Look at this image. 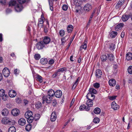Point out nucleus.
<instances>
[{
    "label": "nucleus",
    "instance_id": "nucleus-50",
    "mask_svg": "<svg viewBox=\"0 0 132 132\" xmlns=\"http://www.w3.org/2000/svg\"><path fill=\"white\" fill-rule=\"evenodd\" d=\"M128 71L129 74H132V66H130L128 67Z\"/></svg>",
    "mask_w": 132,
    "mask_h": 132
},
{
    "label": "nucleus",
    "instance_id": "nucleus-63",
    "mask_svg": "<svg viewBox=\"0 0 132 132\" xmlns=\"http://www.w3.org/2000/svg\"><path fill=\"white\" fill-rule=\"evenodd\" d=\"M0 3L2 4H4L6 3L5 0H0Z\"/></svg>",
    "mask_w": 132,
    "mask_h": 132
},
{
    "label": "nucleus",
    "instance_id": "nucleus-33",
    "mask_svg": "<svg viewBox=\"0 0 132 132\" xmlns=\"http://www.w3.org/2000/svg\"><path fill=\"white\" fill-rule=\"evenodd\" d=\"M73 26L71 25H69L67 28V30L68 32H71L73 30Z\"/></svg>",
    "mask_w": 132,
    "mask_h": 132
},
{
    "label": "nucleus",
    "instance_id": "nucleus-49",
    "mask_svg": "<svg viewBox=\"0 0 132 132\" xmlns=\"http://www.w3.org/2000/svg\"><path fill=\"white\" fill-rule=\"evenodd\" d=\"M100 121V119L97 117H95L93 120V122L94 123H97L99 122Z\"/></svg>",
    "mask_w": 132,
    "mask_h": 132
},
{
    "label": "nucleus",
    "instance_id": "nucleus-22",
    "mask_svg": "<svg viewBox=\"0 0 132 132\" xmlns=\"http://www.w3.org/2000/svg\"><path fill=\"white\" fill-rule=\"evenodd\" d=\"M51 39L49 37L46 36L44 37L43 39V42L45 44H47L49 43Z\"/></svg>",
    "mask_w": 132,
    "mask_h": 132
},
{
    "label": "nucleus",
    "instance_id": "nucleus-53",
    "mask_svg": "<svg viewBox=\"0 0 132 132\" xmlns=\"http://www.w3.org/2000/svg\"><path fill=\"white\" fill-rule=\"evenodd\" d=\"M37 121L35 120L33 123L31 125L32 127L34 128L36 126L37 124Z\"/></svg>",
    "mask_w": 132,
    "mask_h": 132
},
{
    "label": "nucleus",
    "instance_id": "nucleus-40",
    "mask_svg": "<svg viewBox=\"0 0 132 132\" xmlns=\"http://www.w3.org/2000/svg\"><path fill=\"white\" fill-rule=\"evenodd\" d=\"M101 59L102 61H105L107 59V57L106 55H102L101 56Z\"/></svg>",
    "mask_w": 132,
    "mask_h": 132
},
{
    "label": "nucleus",
    "instance_id": "nucleus-56",
    "mask_svg": "<svg viewBox=\"0 0 132 132\" xmlns=\"http://www.w3.org/2000/svg\"><path fill=\"white\" fill-rule=\"evenodd\" d=\"M65 37H63L62 38L61 40V44L62 45H63L64 43H65Z\"/></svg>",
    "mask_w": 132,
    "mask_h": 132
},
{
    "label": "nucleus",
    "instance_id": "nucleus-45",
    "mask_svg": "<svg viewBox=\"0 0 132 132\" xmlns=\"http://www.w3.org/2000/svg\"><path fill=\"white\" fill-rule=\"evenodd\" d=\"M31 127H32L31 124H28L26 127V129L27 131H29L30 130Z\"/></svg>",
    "mask_w": 132,
    "mask_h": 132
},
{
    "label": "nucleus",
    "instance_id": "nucleus-59",
    "mask_svg": "<svg viewBox=\"0 0 132 132\" xmlns=\"http://www.w3.org/2000/svg\"><path fill=\"white\" fill-rule=\"evenodd\" d=\"M57 104V102L54 99L53 100V105L54 106H55Z\"/></svg>",
    "mask_w": 132,
    "mask_h": 132
},
{
    "label": "nucleus",
    "instance_id": "nucleus-26",
    "mask_svg": "<svg viewBox=\"0 0 132 132\" xmlns=\"http://www.w3.org/2000/svg\"><path fill=\"white\" fill-rule=\"evenodd\" d=\"M40 62L42 64L44 65L47 64L48 61L46 58H42L40 59Z\"/></svg>",
    "mask_w": 132,
    "mask_h": 132
},
{
    "label": "nucleus",
    "instance_id": "nucleus-6",
    "mask_svg": "<svg viewBox=\"0 0 132 132\" xmlns=\"http://www.w3.org/2000/svg\"><path fill=\"white\" fill-rule=\"evenodd\" d=\"M45 46V44L43 41L38 43L36 45L37 48L39 50L42 49Z\"/></svg>",
    "mask_w": 132,
    "mask_h": 132
},
{
    "label": "nucleus",
    "instance_id": "nucleus-38",
    "mask_svg": "<svg viewBox=\"0 0 132 132\" xmlns=\"http://www.w3.org/2000/svg\"><path fill=\"white\" fill-rule=\"evenodd\" d=\"M108 58L111 61H113L114 59V56L112 54H108Z\"/></svg>",
    "mask_w": 132,
    "mask_h": 132
},
{
    "label": "nucleus",
    "instance_id": "nucleus-19",
    "mask_svg": "<svg viewBox=\"0 0 132 132\" xmlns=\"http://www.w3.org/2000/svg\"><path fill=\"white\" fill-rule=\"evenodd\" d=\"M112 108L114 110H116L119 108V106L115 102H113L111 104Z\"/></svg>",
    "mask_w": 132,
    "mask_h": 132
},
{
    "label": "nucleus",
    "instance_id": "nucleus-9",
    "mask_svg": "<svg viewBox=\"0 0 132 132\" xmlns=\"http://www.w3.org/2000/svg\"><path fill=\"white\" fill-rule=\"evenodd\" d=\"M84 9V10L88 12L91 10L92 6L90 4L87 3L85 5Z\"/></svg>",
    "mask_w": 132,
    "mask_h": 132
},
{
    "label": "nucleus",
    "instance_id": "nucleus-18",
    "mask_svg": "<svg viewBox=\"0 0 132 132\" xmlns=\"http://www.w3.org/2000/svg\"><path fill=\"white\" fill-rule=\"evenodd\" d=\"M18 123L20 125L23 126L26 124V121L24 119L21 118L19 120Z\"/></svg>",
    "mask_w": 132,
    "mask_h": 132
},
{
    "label": "nucleus",
    "instance_id": "nucleus-43",
    "mask_svg": "<svg viewBox=\"0 0 132 132\" xmlns=\"http://www.w3.org/2000/svg\"><path fill=\"white\" fill-rule=\"evenodd\" d=\"M42 78L39 75H38L36 77V80L38 81L40 83L42 82L43 80H42Z\"/></svg>",
    "mask_w": 132,
    "mask_h": 132
},
{
    "label": "nucleus",
    "instance_id": "nucleus-14",
    "mask_svg": "<svg viewBox=\"0 0 132 132\" xmlns=\"http://www.w3.org/2000/svg\"><path fill=\"white\" fill-rule=\"evenodd\" d=\"M1 113L3 116H6L9 114V111L7 109L5 108L2 110Z\"/></svg>",
    "mask_w": 132,
    "mask_h": 132
},
{
    "label": "nucleus",
    "instance_id": "nucleus-24",
    "mask_svg": "<svg viewBox=\"0 0 132 132\" xmlns=\"http://www.w3.org/2000/svg\"><path fill=\"white\" fill-rule=\"evenodd\" d=\"M74 4L76 6H80L82 3V1L81 0H73Z\"/></svg>",
    "mask_w": 132,
    "mask_h": 132
},
{
    "label": "nucleus",
    "instance_id": "nucleus-1",
    "mask_svg": "<svg viewBox=\"0 0 132 132\" xmlns=\"http://www.w3.org/2000/svg\"><path fill=\"white\" fill-rule=\"evenodd\" d=\"M55 94L54 91L52 89H50L48 91L47 95H44L42 97L43 103L46 102L47 103H51L53 99V97Z\"/></svg>",
    "mask_w": 132,
    "mask_h": 132
},
{
    "label": "nucleus",
    "instance_id": "nucleus-25",
    "mask_svg": "<svg viewBox=\"0 0 132 132\" xmlns=\"http://www.w3.org/2000/svg\"><path fill=\"white\" fill-rule=\"evenodd\" d=\"M126 58L128 61L131 60L132 59V54L130 52L128 53L126 55Z\"/></svg>",
    "mask_w": 132,
    "mask_h": 132
},
{
    "label": "nucleus",
    "instance_id": "nucleus-48",
    "mask_svg": "<svg viewBox=\"0 0 132 132\" xmlns=\"http://www.w3.org/2000/svg\"><path fill=\"white\" fill-rule=\"evenodd\" d=\"M34 57L36 60H38L40 58V56L39 54H37L35 55Z\"/></svg>",
    "mask_w": 132,
    "mask_h": 132
},
{
    "label": "nucleus",
    "instance_id": "nucleus-42",
    "mask_svg": "<svg viewBox=\"0 0 132 132\" xmlns=\"http://www.w3.org/2000/svg\"><path fill=\"white\" fill-rule=\"evenodd\" d=\"M42 104L41 103L39 102L36 103L35 105L37 109L40 108L42 106Z\"/></svg>",
    "mask_w": 132,
    "mask_h": 132
},
{
    "label": "nucleus",
    "instance_id": "nucleus-11",
    "mask_svg": "<svg viewBox=\"0 0 132 132\" xmlns=\"http://www.w3.org/2000/svg\"><path fill=\"white\" fill-rule=\"evenodd\" d=\"M15 11L17 12L21 11L23 9L22 6L20 4H17L15 6Z\"/></svg>",
    "mask_w": 132,
    "mask_h": 132
},
{
    "label": "nucleus",
    "instance_id": "nucleus-62",
    "mask_svg": "<svg viewBox=\"0 0 132 132\" xmlns=\"http://www.w3.org/2000/svg\"><path fill=\"white\" fill-rule=\"evenodd\" d=\"M23 102L24 104L26 105L29 103V101L27 100L24 99L23 100Z\"/></svg>",
    "mask_w": 132,
    "mask_h": 132
},
{
    "label": "nucleus",
    "instance_id": "nucleus-36",
    "mask_svg": "<svg viewBox=\"0 0 132 132\" xmlns=\"http://www.w3.org/2000/svg\"><path fill=\"white\" fill-rule=\"evenodd\" d=\"M6 94H5V91L3 89H1L0 90V97H3Z\"/></svg>",
    "mask_w": 132,
    "mask_h": 132
},
{
    "label": "nucleus",
    "instance_id": "nucleus-58",
    "mask_svg": "<svg viewBox=\"0 0 132 132\" xmlns=\"http://www.w3.org/2000/svg\"><path fill=\"white\" fill-rule=\"evenodd\" d=\"M49 5H53L54 0H48Z\"/></svg>",
    "mask_w": 132,
    "mask_h": 132
},
{
    "label": "nucleus",
    "instance_id": "nucleus-2",
    "mask_svg": "<svg viewBox=\"0 0 132 132\" xmlns=\"http://www.w3.org/2000/svg\"><path fill=\"white\" fill-rule=\"evenodd\" d=\"M14 121L12 120L9 119V118L7 117L3 118L1 120V123L3 124L10 125H12L14 123Z\"/></svg>",
    "mask_w": 132,
    "mask_h": 132
},
{
    "label": "nucleus",
    "instance_id": "nucleus-23",
    "mask_svg": "<svg viewBox=\"0 0 132 132\" xmlns=\"http://www.w3.org/2000/svg\"><path fill=\"white\" fill-rule=\"evenodd\" d=\"M32 112L30 111H28L25 114V117L27 119L32 116Z\"/></svg>",
    "mask_w": 132,
    "mask_h": 132
},
{
    "label": "nucleus",
    "instance_id": "nucleus-37",
    "mask_svg": "<svg viewBox=\"0 0 132 132\" xmlns=\"http://www.w3.org/2000/svg\"><path fill=\"white\" fill-rule=\"evenodd\" d=\"M44 23L43 19H39L38 20V24L39 26H42Z\"/></svg>",
    "mask_w": 132,
    "mask_h": 132
},
{
    "label": "nucleus",
    "instance_id": "nucleus-41",
    "mask_svg": "<svg viewBox=\"0 0 132 132\" xmlns=\"http://www.w3.org/2000/svg\"><path fill=\"white\" fill-rule=\"evenodd\" d=\"M27 119V121L29 123H30L32 122L33 120L34 119V118L32 116L29 117Z\"/></svg>",
    "mask_w": 132,
    "mask_h": 132
},
{
    "label": "nucleus",
    "instance_id": "nucleus-34",
    "mask_svg": "<svg viewBox=\"0 0 132 132\" xmlns=\"http://www.w3.org/2000/svg\"><path fill=\"white\" fill-rule=\"evenodd\" d=\"M109 48L111 50L113 51L115 48V45L112 43H111L109 44Z\"/></svg>",
    "mask_w": 132,
    "mask_h": 132
},
{
    "label": "nucleus",
    "instance_id": "nucleus-8",
    "mask_svg": "<svg viewBox=\"0 0 132 132\" xmlns=\"http://www.w3.org/2000/svg\"><path fill=\"white\" fill-rule=\"evenodd\" d=\"M87 98L88 100H93L95 98V95L91 93H88L87 95Z\"/></svg>",
    "mask_w": 132,
    "mask_h": 132
},
{
    "label": "nucleus",
    "instance_id": "nucleus-21",
    "mask_svg": "<svg viewBox=\"0 0 132 132\" xmlns=\"http://www.w3.org/2000/svg\"><path fill=\"white\" fill-rule=\"evenodd\" d=\"M124 26L123 23H120L117 25L115 28V30L116 31H118L119 30L121 29Z\"/></svg>",
    "mask_w": 132,
    "mask_h": 132
},
{
    "label": "nucleus",
    "instance_id": "nucleus-64",
    "mask_svg": "<svg viewBox=\"0 0 132 132\" xmlns=\"http://www.w3.org/2000/svg\"><path fill=\"white\" fill-rule=\"evenodd\" d=\"M116 97V96H111L110 98V99L112 100H114Z\"/></svg>",
    "mask_w": 132,
    "mask_h": 132
},
{
    "label": "nucleus",
    "instance_id": "nucleus-35",
    "mask_svg": "<svg viewBox=\"0 0 132 132\" xmlns=\"http://www.w3.org/2000/svg\"><path fill=\"white\" fill-rule=\"evenodd\" d=\"M89 93H91L92 94H96L97 93L96 90L93 88H90L89 90Z\"/></svg>",
    "mask_w": 132,
    "mask_h": 132
},
{
    "label": "nucleus",
    "instance_id": "nucleus-51",
    "mask_svg": "<svg viewBox=\"0 0 132 132\" xmlns=\"http://www.w3.org/2000/svg\"><path fill=\"white\" fill-rule=\"evenodd\" d=\"M30 0H18V2L21 4L24 3L26 2H28Z\"/></svg>",
    "mask_w": 132,
    "mask_h": 132
},
{
    "label": "nucleus",
    "instance_id": "nucleus-30",
    "mask_svg": "<svg viewBox=\"0 0 132 132\" xmlns=\"http://www.w3.org/2000/svg\"><path fill=\"white\" fill-rule=\"evenodd\" d=\"M16 129L14 126L10 127L8 129V132H16Z\"/></svg>",
    "mask_w": 132,
    "mask_h": 132
},
{
    "label": "nucleus",
    "instance_id": "nucleus-32",
    "mask_svg": "<svg viewBox=\"0 0 132 132\" xmlns=\"http://www.w3.org/2000/svg\"><path fill=\"white\" fill-rule=\"evenodd\" d=\"M94 111L95 114H99L101 112V110L99 108L97 107L94 109Z\"/></svg>",
    "mask_w": 132,
    "mask_h": 132
},
{
    "label": "nucleus",
    "instance_id": "nucleus-13",
    "mask_svg": "<svg viewBox=\"0 0 132 132\" xmlns=\"http://www.w3.org/2000/svg\"><path fill=\"white\" fill-rule=\"evenodd\" d=\"M19 110L17 109H13L11 112V114L14 116H18L19 113Z\"/></svg>",
    "mask_w": 132,
    "mask_h": 132
},
{
    "label": "nucleus",
    "instance_id": "nucleus-3",
    "mask_svg": "<svg viewBox=\"0 0 132 132\" xmlns=\"http://www.w3.org/2000/svg\"><path fill=\"white\" fill-rule=\"evenodd\" d=\"M3 74L5 77H8L10 74L9 69L7 68H4L3 70Z\"/></svg>",
    "mask_w": 132,
    "mask_h": 132
},
{
    "label": "nucleus",
    "instance_id": "nucleus-60",
    "mask_svg": "<svg viewBox=\"0 0 132 132\" xmlns=\"http://www.w3.org/2000/svg\"><path fill=\"white\" fill-rule=\"evenodd\" d=\"M19 72V71L17 69H15L14 70V73L15 74H18Z\"/></svg>",
    "mask_w": 132,
    "mask_h": 132
},
{
    "label": "nucleus",
    "instance_id": "nucleus-61",
    "mask_svg": "<svg viewBox=\"0 0 132 132\" xmlns=\"http://www.w3.org/2000/svg\"><path fill=\"white\" fill-rule=\"evenodd\" d=\"M20 98H17L16 99V102L17 103H21V100H20Z\"/></svg>",
    "mask_w": 132,
    "mask_h": 132
},
{
    "label": "nucleus",
    "instance_id": "nucleus-16",
    "mask_svg": "<svg viewBox=\"0 0 132 132\" xmlns=\"http://www.w3.org/2000/svg\"><path fill=\"white\" fill-rule=\"evenodd\" d=\"M130 16V15L124 14L122 17L121 19L123 21L125 22L128 20Z\"/></svg>",
    "mask_w": 132,
    "mask_h": 132
},
{
    "label": "nucleus",
    "instance_id": "nucleus-39",
    "mask_svg": "<svg viewBox=\"0 0 132 132\" xmlns=\"http://www.w3.org/2000/svg\"><path fill=\"white\" fill-rule=\"evenodd\" d=\"M117 33L116 31H112L110 33V36L112 38H114L117 35Z\"/></svg>",
    "mask_w": 132,
    "mask_h": 132
},
{
    "label": "nucleus",
    "instance_id": "nucleus-7",
    "mask_svg": "<svg viewBox=\"0 0 132 132\" xmlns=\"http://www.w3.org/2000/svg\"><path fill=\"white\" fill-rule=\"evenodd\" d=\"M57 98H60L61 97L62 95V92L60 90H57L55 92L54 95Z\"/></svg>",
    "mask_w": 132,
    "mask_h": 132
},
{
    "label": "nucleus",
    "instance_id": "nucleus-52",
    "mask_svg": "<svg viewBox=\"0 0 132 132\" xmlns=\"http://www.w3.org/2000/svg\"><path fill=\"white\" fill-rule=\"evenodd\" d=\"M94 87L96 88H98L100 87V84L97 82L94 83L93 85Z\"/></svg>",
    "mask_w": 132,
    "mask_h": 132
},
{
    "label": "nucleus",
    "instance_id": "nucleus-28",
    "mask_svg": "<svg viewBox=\"0 0 132 132\" xmlns=\"http://www.w3.org/2000/svg\"><path fill=\"white\" fill-rule=\"evenodd\" d=\"M60 75V73L57 70L55 71L52 77L53 78H58Z\"/></svg>",
    "mask_w": 132,
    "mask_h": 132
},
{
    "label": "nucleus",
    "instance_id": "nucleus-5",
    "mask_svg": "<svg viewBox=\"0 0 132 132\" xmlns=\"http://www.w3.org/2000/svg\"><path fill=\"white\" fill-rule=\"evenodd\" d=\"M102 75V72L101 70L100 69H97L95 71V76L97 78H101Z\"/></svg>",
    "mask_w": 132,
    "mask_h": 132
},
{
    "label": "nucleus",
    "instance_id": "nucleus-46",
    "mask_svg": "<svg viewBox=\"0 0 132 132\" xmlns=\"http://www.w3.org/2000/svg\"><path fill=\"white\" fill-rule=\"evenodd\" d=\"M67 68L65 67H63L59 69L57 71L60 73V72H63V71H65L67 70Z\"/></svg>",
    "mask_w": 132,
    "mask_h": 132
},
{
    "label": "nucleus",
    "instance_id": "nucleus-4",
    "mask_svg": "<svg viewBox=\"0 0 132 132\" xmlns=\"http://www.w3.org/2000/svg\"><path fill=\"white\" fill-rule=\"evenodd\" d=\"M87 39H86L85 40L84 43H82L81 45L80 46V50H82L83 49L85 50L86 49L87 47Z\"/></svg>",
    "mask_w": 132,
    "mask_h": 132
},
{
    "label": "nucleus",
    "instance_id": "nucleus-17",
    "mask_svg": "<svg viewBox=\"0 0 132 132\" xmlns=\"http://www.w3.org/2000/svg\"><path fill=\"white\" fill-rule=\"evenodd\" d=\"M90 109V108L89 107H87L84 104L81 105L79 107V109L81 111L85 110L88 111Z\"/></svg>",
    "mask_w": 132,
    "mask_h": 132
},
{
    "label": "nucleus",
    "instance_id": "nucleus-29",
    "mask_svg": "<svg viewBox=\"0 0 132 132\" xmlns=\"http://www.w3.org/2000/svg\"><path fill=\"white\" fill-rule=\"evenodd\" d=\"M79 77H78V78L77 79L75 83H74L72 87V90H74L75 88H76V87L77 86V84H78L79 81Z\"/></svg>",
    "mask_w": 132,
    "mask_h": 132
},
{
    "label": "nucleus",
    "instance_id": "nucleus-44",
    "mask_svg": "<svg viewBox=\"0 0 132 132\" xmlns=\"http://www.w3.org/2000/svg\"><path fill=\"white\" fill-rule=\"evenodd\" d=\"M40 117V115L39 114H36L34 117V119L35 120L37 121L38 120Z\"/></svg>",
    "mask_w": 132,
    "mask_h": 132
},
{
    "label": "nucleus",
    "instance_id": "nucleus-57",
    "mask_svg": "<svg viewBox=\"0 0 132 132\" xmlns=\"http://www.w3.org/2000/svg\"><path fill=\"white\" fill-rule=\"evenodd\" d=\"M54 60L52 59L50 60L48 62L49 64L52 65L54 63Z\"/></svg>",
    "mask_w": 132,
    "mask_h": 132
},
{
    "label": "nucleus",
    "instance_id": "nucleus-15",
    "mask_svg": "<svg viewBox=\"0 0 132 132\" xmlns=\"http://www.w3.org/2000/svg\"><path fill=\"white\" fill-rule=\"evenodd\" d=\"M57 116L56 113L55 112H53L51 114V120L53 122L55 121L56 119Z\"/></svg>",
    "mask_w": 132,
    "mask_h": 132
},
{
    "label": "nucleus",
    "instance_id": "nucleus-47",
    "mask_svg": "<svg viewBox=\"0 0 132 132\" xmlns=\"http://www.w3.org/2000/svg\"><path fill=\"white\" fill-rule=\"evenodd\" d=\"M59 34L60 36L61 37L63 36L65 34L64 30H60L59 32Z\"/></svg>",
    "mask_w": 132,
    "mask_h": 132
},
{
    "label": "nucleus",
    "instance_id": "nucleus-55",
    "mask_svg": "<svg viewBox=\"0 0 132 132\" xmlns=\"http://www.w3.org/2000/svg\"><path fill=\"white\" fill-rule=\"evenodd\" d=\"M8 96L7 95H5L3 97H2V99L4 101H6Z\"/></svg>",
    "mask_w": 132,
    "mask_h": 132
},
{
    "label": "nucleus",
    "instance_id": "nucleus-10",
    "mask_svg": "<svg viewBox=\"0 0 132 132\" xmlns=\"http://www.w3.org/2000/svg\"><path fill=\"white\" fill-rule=\"evenodd\" d=\"M124 3V0H119L116 6V9H118L121 7Z\"/></svg>",
    "mask_w": 132,
    "mask_h": 132
},
{
    "label": "nucleus",
    "instance_id": "nucleus-12",
    "mask_svg": "<svg viewBox=\"0 0 132 132\" xmlns=\"http://www.w3.org/2000/svg\"><path fill=\"white\" fill-rule=\"evenodd\" d=\"M9 96L11 97H15L16 95V92L14 90H10L9 92Z\"/></svg>",
    "mask_w": 132,
    "mask_h": 132
},
{
    "label": "nucleus",
    "instance_id": "nucleus-31",
    "mask_svg": "<svg viewBox=\"0 0 132 132\" xmlns=\"http://www.w3.org/2000/svg\"><path fill=\"white\" fill-rule=\"evenodd\" d=\"M9 6H15L16 4V1L13 0H11L9 2Z\"/></svg>",
    "mask_w": 132,
    "mask_h": 132
},
{
    "label": "nucleus",
    "instance_id": "nucleus-27",
    "mask_svg": "<svg viewBox=\"0 0 132 132\" xmlns=\"http://www.w3.org/2000/svg\"><path fill=\"white\" fill-rule=\"evenodd\" d=\"M93 101L88 100L87 101L86 104L88 106L87 107H89L90 108V107L92 106L93 105Z\"/></svg>",
    "mask_w": 132,
    "mask_h": 132
},
{
    "label": "nucleus",
    "instance_id": "nucleus-54",
    "mask_svg": "<svg viewBox=\"0 0 132 132\" xmlns=\"http://www.w3.org/2000/svg\"><path fill=\"white\" fill-rule=\"evenodd\" d=\"M62 8L63 10L66 11L68 8V6L66 5H64L63 6Z\"/></svg>",
    "mask_w": 132,
    "mask_h": 132
},
{
    "label": "nucleus",
    "instance_id": "nucleus-20",
    "mask_svg": "<svg viewBox=\"0 0 132 132\" xmlns=\"http://www.w3.org/2000/svg\"><path fill=\"white\" fill-rule=\"evenodd\" d=\"M109 85L112 86H114L116 84V80L113 79H111L109 80Z\"/></svg>",
    "mask_w": 132,
    "mask_h": 132
}]
</instances>
